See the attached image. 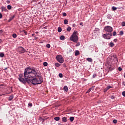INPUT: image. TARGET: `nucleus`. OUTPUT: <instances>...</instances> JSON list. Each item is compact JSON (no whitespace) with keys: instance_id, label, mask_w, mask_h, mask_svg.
Returning <instances> with one entry per match:
<instances>
[{"instance_id":"nucleus-1","label":"nucleus","mask_w":125,"mask_h":125,"mask_svg":"<svg viewBox=\"0 0 125 125\" xmlns=\"http://www.w3.org/2000/svg\"><path fill=\"white\" fill-rule=\"evenodd\" d=\"M31 73H33V74L31 75V77H30L29 78H28V81L27 82L28 83H31L34 85L36 84H41V83H42L43 79L37 69L32 68H31Z\"/></svg>"},{"instance_id":"nucleus-2","label":"nucleus","mask_w":125,"mask_h":125,"mask_svg":"<svg viewBox=\"0 0 125 125\" xmlns=\"http://www.w3.org/2000/svg\"><path fill=\"white\" fill-rule=\"evenodd\" d=\"M31 72H32V68L27 67L24 69V75H23V74L19 75L18 78L19 81H20L21 83H23V84L28 83V81L29 80L30 77H31V76L34 74ZM23 77L24 78H23Z\"/></svg>"},{"instance_id":"nucleus-3","label":"nucleus","mask_w":125,"mask_h":125,"mask_svg":"<svg viewBox=\"0 0 125 125\" xmlns=\"http://www.w3.org/2000/svg\"><path fill=\"white\" fill-rule=\"evenodd\" d=\"M104 31L106 33H111L113 32V27L110 26H106L104 27Z\"/></svg>"},{"instance_id":"nucleus-4","label":"nucleus","mask_w":125,"mask_h":125,"mask_svg":"<svg viewBox=\"0 0 125 125\" xmlns=\"http://www.w3.org/2000/svg\"><path fill=\"white\" fill-rule=\"evenodd\" d=\"M17 51L20 54H21L22 53H25V52H26V49L22 46L18 47V48L17 49Z\"/></svg>"},{"instance_id":"nucleus-5","label":"nucleus","mask_w":125,"mask_h":125,"mask_svg":"<svg viewBox=\"0 0 125 125\" xmlns=\"http://www.w3.org/2000/svg\"><path fill=\"white\" fill-rule=\"evenodd\" d=\"M57 60L59 63H63L64 62V59L62 55H58L56 56Z\"/></svg>"},{"instance_id":"nucleus-6","label":"nucleus","mask_w":125,"mask_h":125,"mask_svg":"<svg viewBox=\"0 0 125 125\" xmlns=\"http://www.w3.org/2000/svg\"><path fill=\"white\" fill-rule=\"evenodd\" d=\"M112 33H106L103 35V38L105 39L106 40H110L112 37Z\"/></svg>"},{"instance_id":"nucleus-7","label":"nucleus","mask_w":125,"mask_h":125,"mask_svg":"<svg viewBox=\"0 0 125 125\" xmlns=\"http://www.w3.org/2000/svg\"><path fill=\"white\" fill-rule=\"evenodd\" d=\"M70 40L72 42H78V41H79V37L78 36H71Z\"/></svg>"},{"instance_id":"nucleus-8","label":"nucleus","mask_w":125,"mask_h":125,"mask_svg":"<svg viewBox=\"0 0 125 125\" xmlns=\"http://www.w3.org/2000/svg\"><path fill=\"white\" fill-rule=\"evenodd\" d=\"M4 89V87H3V84L0 85V96H2L4 95L3 94V90Z\"/></svg>"},{"instance_id":"nucleus-9","label":"nucleus","mask_w":125,"mask_h":125,"mask_svg":"<svg viewBox=\"0 0 125 125\" xmlns=\"http://www.w3.org/2000/svg\"><path fill=\"white\" fill-rule=\"evenodd\" d=\"M68 89H69L68 88V86H67L66 85L64 86V87H63V90L64 91H65L66 92H68Z\"/></svg>"},{"instance_id":"nucleus-10","label":"nucleus","mask_w":125,"mask_h":125,"mask_svg":"<svg viewBox=\"0 0 125 125\" xmlns=\"http://www.w3.org/2000/svg\"><path fill=\"white\" fill-rule=\"evenodd\" d=\"M39 120L41 121V122H42V124H43V122L45 121V119H44L43 117H40Z\"/></svg>"},{"instance_id":"nucleus-11","label":"nucleus","mask_w":125,"mask_h":125,"mask_svg":"<svg viewBox=\"0 0 125 125\" xmlns=\"http://www.w3.org/2000/svg\"><path fill=\"white\" fill-rule=\"evenodd\" d=\"M15 17V15H13L12 16H11V17H10L9 20H8V22H10V21H11L13 19H14Z\"/></svg>"},{"instance_id":"nucleus-12","label":"nucleus","mask_w":125,"mask_h":125,"mask_svg":"<svg viewBox=\"0 0 125 125\" xmlns=\"http://www.w3.org/2000/svg\"><path fill=\"white\" fill-rule=\"evenodd\" d=\"M1 11H6L7 10V9H6V7H1Z\"/></svg>"},{"instance_id":"nucleus-13","label":"nucleus","mask_w":125,"mask_h":125,"mask_svg":"<svg viewBox=\"0 0 125 125\" xmlns=\"http://www.w3.org/2000/svg\"><path fill=\"white\" fill-rule=\"evenodd\" d=\"M80 54V51L79 50H76L75 53V56H78Z\"/></svg>"},{"instance_id":"nucleus-14","label":"nucleus","mask_w":125,"mask_h":125,"mask_svg":"<svg viewBox=\"0 0 125 125\" xmlns=\"http://www.w3.org/2000/svg\"><path fill=\"white\" fill-rule=\"evenodd\" d=\"M62 121L63 122V123H66V122H67V118L65 117H63L62 118Z\"/></svg>"},{"instance_id":"nucleus-15","label":"nucleus","mask_w":125,"mask_h":125,"mask_svg":"<svg viewBox=\"0 0 125 125\" xmlns=\"http://www.w3.org/2000/svg\"><path fill=\"white\" fill-rule=\"evenodd\" d=\"M60 39L61 41H64V40H65V36H64L63 35H62L60 37Z\"/></svg>"},{"instance_id":"nucleus-16","label":"nucleus","mask_w":125,"mask_h":125,"mask_svg":"<svg viewBox=\"0 0 125 125\" xmlns=\"http://www.w3.org/2000/svg\"><path fill=\"white\" fill-rule=\"evenodd\" d=\"M87 61H88V62H92L93 60L91 58H88L86 59Z\"/></svg>"},{"instance_id":"nucleus-17","label":"nucleus","mask_w":125,"mask_h":125,"mask_svg":"<svg viewBox=\"0 0 125 125\" xmlns=\"http://www.w3.org/2000/svg\"><path fill=\"white\" fill-rule=\"evenodd\" d=\"M78 33V32H73V34L72 35V36H71V37H75V36H78L77 35V33Z\"/></svg>"},{"instance_id":"nucleus-18","label":"nucleus","mask_w":125,"mask_h":125,"mask_svg":"<svg viewBox=\"0 0 125 125\" xmlns=\"http://www.w3.org/2000/svg\"><path fill=\"white\" fill-rule=\"evenodd\" d=\"M55 65L56 67H60L61 64L58 62H56L55 63Z\"/></svg>"},{"instance_id":"nucleus-19","label":"nucleus","mask_w":125,"mask_h":125,"mask_svg":"<svg viewBox=\"0 0 125 125\" xmlns=\"http://www.w3.org/2000/svg\"><path fill=\"white\" fill-rule=\"evenodd\" d=\"M69 120H70V122H73L74 120H75V118H74V117H70L69 118Z\"/></svg>"},{"instance_id":"nucleus-20","label":"nucleus","mask_w":125,"mask_h":125,"mask_svg":"<svg viewBox=\"0 0 125 125\" xmlns=\"http://www.w3.org/2000/svg\"><path fill=\"white\" fill-rule=\"evenodd\" d=\"M107 19H112V16H111L110 14H108L107 15Z\"/></svg>"},{"instance_id":"nucleus-21","label":"nucleus","mask_w":125,"mask_h":125,"mask_svg":"<svg viewBox=\"0 0 125 125\" xmlns=\"http://www.w3.org/2000/svg\"><path fill=\"white\" fill-rule=\"evenodd\" d=\"M114 45H115V44H114V43H113V42H111L109 43V46H110V47H113V46H114Z\"/></svg>"},{"instance_id":"nucleus-22","label":"nucleus","mask_w":125,"mask_h":125,"mask_svg":"<svg viewBox=\"0 0 125 125\" xmlns=\"http://www.w3.org/2000/svg\"><path fill=\"white\" fill-rule=\"evenodd\" d=\"M58 32L59 33H61V32H62V28L58 27Z\"/></svg>"},{"instance_id":"nucleus-23","label":"nucleus","mask_w":125,"mask_h":125,"mask_svg":"<svg viewBox=\"0 0 125 125\" xmlns=\"http://www.w3.org/2000/svg\"><path fill=\"white\" fill-rule=\"evenodd\" d=\"M64 25H67L68 24V20L65 19L64 20Z\"/></svg>"},{"instance_id":"nucleus-24","label":"nucleus","mask_w":125,"mask_h":125,"mask_svg":"<svg viewBox=\"0 0 125 125\" xmlns=\"http://www.w3.org/2000/svg\"><path fill=\"white\" fill-rule=\"evenodd\" d=\"M13 96H10L9 97V101H11V100H12V99H13Z\"/></svg>"},{"instance_id":"nucleus-25","label":"nucleus","mask_w":125,"mask_h":125,"mask_svg":"<svg viewBox=\"0 0 125 125\" xmlns=\"http://www.w3.org/2000/svg\"><path fill=\"white\" fill-rule=\"evenodd\" d=\"M71 30H72V28L70 26H68L66 29L67 32H70Z\"/></svg>"},{"instance_id":"nucleus-26","label":"nucleus","mask_w":125,"mask_h":125,"mask_svg":"<svg viewBox=\"0 0 125 125\" xmlns=\"http://www.w3.org/2000/svg\"><path fill=\"white\" fill-rule=\"evenodd\" d=\"M54 120H55V121H59V120H60V117H55L54 118Z\"/></svg>"},{"instance_id":"nucleus-27","label":"nucleus","mask_w":125,"mask_h":125,"mask_svg":"<svg viewBox=\"0 0 125 125\" xmlns=\"http://www.w3.org/2000/svg\"><path fill=\"white\" fill-rule=\"evenodd\" d=\"M112 9L113 11H115V10H117V9H118V8H117L115 6H112Z\"/></svg>"},{"instance_id":"nucleus-28","label":"nucleus","mask_w":125,"mask_h":125,"mask_svg":"<svg viewBox=\"0 0 125 125\" xmlns=\"http://www.w3.org/2000/svg\"><path fill=\"white\" fill-rule=\"evenodd\" d=\"M12 37H13V38L15 39V38H17V35H16V34H15V33H14L12 35Z\"/></svg>"},{"instance_id":"nucleus-29","label":"nucleus","mask_w":125,"mask_h":125,"mask_svg":"<svg viewBox=\"0 0 125 125\" xmlns=\"http://www.w3.org/2000/svg\"><path fill=\"white\" fill-rule=\"evenodd\" d=\"M106 88L107 89V90H109L110 88H113V87H112V86L108 85Z\"/></svg>"},{"instance_id":"nucleus-30","label":"nucleus","mask_w":125,"mask_h":125,"mask_svg":"<svg viewBox=\"0 0 125 125\" xmlns=\"http://www.w3.org/2000/svg\"><path fill=\"white\" fill-rule=\"evenodd\" d=\"M4 56V54L3 53H0V57L2 58Z\"/></svg>"},{"instance_id":"nucleus-31","label":"nucleus","mask_w":125,"mask_h":125,"mask_svg":"<svg viewBox=\"0 0 125 125\" xmlns=\"http://www.w3.org/2000/svg\"><path fill=\"white\" fill-rule=\"evenodd\" d=\"M11 8H12L11 5H7V9H9V10H10V9H11Z\"/></svg>"},{"instance_id":"nucleus-32","label":"nucleus","mask_w":125,"mask_h":125,"mask_svg":"<svg viewBox=\"0 0 125 125\" xmlns=\"http://www.w3.org/2000/svg\"><path fill=\"white\" fill-rule=\"evenodd\" d=\"M43 64V66H44V67H46V66H47L48 65V63L47 62H44Z\"/></svg>"},{"instance_id":"nucleus-33","label":"nucleus","mask_w":125,"mask_h":125,"mask_svg":"<svg viewBox=\"0 0 125 125\" xmlns=\"http://www.w3.org/2000/svg\"><path fill=\"white\" fill-rule=\"evenodd\" d=\"M114 60L115 61L116 63H118V58L117 57H114Z\"/></svg>"},{"instance_id":"nucleus-34","label":"nucleus","mask_w":125,"mask_h":125,"mask_svg":"<svg viewBox=\"0 0 125 125\" xmlns=\"http://www.w3.org/2000/svg\"><path fill=\"white\" fill-rule=\"evenodd\" d=\"M113 124H117V123H118V120L114 119L113 120Z\"/></svg>"},{"instance_id":"nucleus-35","label":"nucleus","mask_w":125,"mask_h":125,"mask_svg":"<svg viewBox=\"0 0 125 125\" xmlns=\"http://www.w3.org/2000/svg\"><path fill=\"white\" fill-rule=\"evenodd\" d=\"M22 32H23L24 34H25V36H27V35L28 34V32H27V31H25V30H23Z\"/></svg>"},{"instance_id":"nucleus-36","label":"nucleus","mask_w":125,"mask_h":125,"mask_svg":"<svg viewBox=\"0 0 125 125\" xmlns=\"http://www.w3.org/2000/svg\"><path fill=\"white\" fill-rule=\"evenodd\" d=\"M120 36H123V35H124V31H121L119 33Z\"/></svg>"},{"instance_id":"nucleus-37","label":"nucleus","mask_w":125,"mask_h":125,"mask_svg":"<svg viewBox=\"0 0 125 125\" xmlns=\"http://www.w3.org/2000/svg\"><path fill=\"white\" fill-rule=\"evenodd\" d=\"M59 76L60 77V78H63V74L62 73H60L59 74Z\"/></svg>"},{"instance_id":"nucleus-38","label":"nucleus","mask_w":125,"mask_h":125,"mask_svg":"<svg viewBox=\"0 0 125 125\" xmlns=\"http://www.w3.org/2000/svg\"><path fill=\"white\" fill-rule=\"evenodd\" d=\"M122 27H125V21H123L122 22Z\"/></svg>"},{"instance_id":"nucleus-39","label":"nucleus","mask_w":125,"mask_h":125,"mask_svg":"<svg viewBox=\"0 0 125 125\" xmlns=\"http://www.w3.org/2000/svg\"><path fill=\"white\" fill-rule=\"evenodd\" d=\"M95 87V86H93L91 88H90V89H91V90H94Z\"/></svg>"},{"instance_id":"nucleus-40","label":"nucleus","mask_w":125,"mask_h":125,"mask_svg":"<svg viewBox=\"0 0 125 125\" xmlns=\"http://www.w3.org/2000/svg\"><path fill=\"white\" fill-rule=\"evenodd\" d=\"M116 35H117V32L116 31H114L113 33V36L115 37L116 36Z\"/></svg>"},{"instance_id":"nucleus-41","label":"nucleus","mask_w":125,"mask_h":125,"mask_svg":"<svg viewBox=\"0 0 125 125\" xmlns=\"http://www.w3.org/2000/svg\"><path fill=\"white\" fill-rule=\"evenodd\" d=\"M80 45H81V43L80 42H78L76 45V46H80Z\"/></svg>"},{"instance_id":"nucleus-42","label":"nucleus","mask_w":125,"mask_h":125,"mask_svg":"<svg viewBox=\"0 0 125 125\" xmlns=\"http://www.w3.org/2000/svg\"><path fill=\"white\" fill-rule=\"evenodd\" d=\"M46 47H47V48H50V44H46Z\"/></svg>"},{"instance_id":"nucleus-43","label":"nucleus","mask_w":125,"mask_h":125,"mask_svg":"<svg viewBox=\"0 0 125 125\" xmlns=\"http://www.w3.org/2000/svg\"><path fill=\"white\" fill-rule=\"evenodd\" d=\"M118 70L120 72H121V71H123V68H122V67H119Z\"/></svg>"},{"instance_id":"nucleus-44","label":"nucleus","mask_w":125,"mask_h":125,"mask_svg":"<svg viewBox=\"0 0 125 125\" xmlns=\"http://www.w3.org/2000/svg\"><path fill=\"white\" fill-rule=\"evenodd\" d=\"M96 77H97V75L96 74H94L93 75V78H96Z\"/></svg>"},{"instance_id":"nucleus-45","label":"nucleus","mask_w":125,"mask_h":125,"mask_svg":"<svg viewBox=\"0 0 125 125\" xmlns=\"http://www.w3.org/2000/svg\"><path fill=\"white\" fill-rule=\"evenodd\" d=\"M90 91H91V90L90 89V88H89L87 92H86V93H89V92H90Z\"/></svg>"},{"instance_id":"nucleus-46","label":"nucleus","mask_w":125,"mask_h":125,"mask_svg":"<svg viewBox=\"0 0 125 125\" xmlns=\"http://www.w3.org/2000/svg\"><path fill=\"white\" fill-rule=\"evenodd\" d=\"M108 90V89L107 88H105L104 90V92H107V91Z\"/></svg>"},{"instance_id":"nucleus-47","label":"nucleus","mask_w":125,"mask_h":125,"mask_svg":"<svg viewBox=\"0 0 125 125\" xmlns=\"http://www.w3.org/2000/svg\"><path fill=\"white\" fill-rule=\"evenodd\" d=\"M28 106L29 107H32V106H33V104L32 103H29L28 104Z\"/></svg>"},{"instance_id":"nucleus-48","label":"nucleus","mask_w":125,"mask_h":125,"mask_svg":"<svg viewBox=\"0 0 125 125\" xmlns=\"http://www.w3.org/2000/svg\"><path fill=\"white\" fill-rule=\"evenodd\" d=\"M110 98L111 99H115V96H111Z\"/></svg>"},{"instance_id":"nucleus-49","label":"nucleus","mask_w":125,"mask_h":125,"mask_svg":"<svg viewBox=\"0 0 125 125\" xmlns=\"http://www.w3.org/2000/svg\"><path fill=\"white\" fill-rule=\"evenodd\" d=\"M122 95L123 96H124V97H125V91H123L122 92Z\"/></svg>"},{"instance_id":"nucleus-50","label":"nucleus","mask_w":125,"mask_h":125,"mask_svg":"<svg viewBox=\"0 0 125 125\" xmlns=\"http://www.w3.org/2000/svg\"><path fill=\"white\" fill-rule=\"evenodd\" d=\"M62 16H67V14H66V13L64 12L63 13H62Z\"/></svg>"},{"instance_id":"nucleus-51","label":"nucleus","mask_w":125,"mask_h":125,"mask_svg":"<svg viewBox=\"0 0 125 125\" xmlns=\"http://www.w3.org/2000/svg\"><path fill=\"white\" fill-rule=\"evenodd\" d=\"M9 89H10V90H11V92H13V90H12V87H10L9 88Z\"/></svg>"},{"instance_id":"nucleus-52","label":"nucleus","mask_w":125,"mask_h":125,"mask_svg":"<svg viewBox=\"0 0 125 125\" xmlns=\"http://www.w3.org/2000/svg\"><path fill=\"white\" fill-rule=\"evenodd\" d=\"M72 26L73 27V28H75L76 27V23H73L72 24Z\"/></svg>"},{"instance_id":"nucleus-53","label":"nucleus","mask_w":125,"mask_h":125,"mask_svg":"<svg viewBox=\"0 0 125 125\" xmlns=\"http://www.w3.org/2000/svg\"><path fill=\"white\" fill-rule=\"evenodd\" d=\"M2 18V14L1 13H0V19H1Z\"/></svg>"},{"instance_id":"nucleus-54","label":"nucleus","mask_w":125,"mask_h":125,"mask_svg":"<svg viewBox=\"0 0 125 125\" xmlns=\"http://www.w3.org/2000/svg\"><path fill=\"white\" fill-rule=\"evenodd\" d=\"M118 41L117 39H114L113 42H117Z\"/></svg>"},{"instance_id":"nucleus-55","label":"nucleus","mask_w":125,"mask_h":125,"mask_svg":"<svg viewBox=\"0 0 125 125\" xmlns=\"http://www.w3.org/2000/svg\"><path fill=\"white\" fill-rule=\"evenodd\" d=\"M83 23L80 22V25H81V26H83Z\"/></svg>"},{"instance_id":"nucleus-56","label":"nucleus","mask_w":125,"mask_h":125,"mask_svg":"<svg viewBox=\"0 0 125 125\" xmlns=\"http://www.w3.org/2000/svg\"><path fill=\"white\" fill-rule=\"evenodd\" d=\"M34 40H38V37H36V36H34Z\"/></svg>"},{"instance_id":"nucleus-57","label":"nucleus","mask_w":125,"mask_h":125,"mask_svg":"<svg viewBox=\"0 0 125 125\" xmlns=\"http://www.w3.org/2000/svg\"><path fill=\"white\" fill-rule=\"evenodd\" d=\"M7 3H10V1L9 0H7Z\"/></svg>"},{"instance_id":"nucleus-58","label":"nucleus","mask_w":125,"mask_h":125,"mask_svg":"<svg viewBox=\"0 0 125 125\" xmlns=\"http://www.w3.org/2000/svg\"><path fill=\"white\" fill-rule=\"evenodd\" d=\"M20 33H24V31L23 30H20Z\"/></svg>"},{"instance_id":"nucleus-59","label":"nucleus","mask_w":125,"mask_h":125,"mask_svg":"<svg viewBox=\"0 0 125 125\" xmlns=\"http://www.w3.org/2000/svg\"><path fill=\"white\" fill-rule=\"evenodd\" d=\"M123 85H125V81H124L123 82Z\"/></svg>"},{"instance_id":"nucleus-60","label":"nucleus","mask_w":125,"mask_h":125,"mask_svg":"<svg viewBox=\"0 0 125 125\" xmlns=\"http://www.w3.org/2000/svg\"><path fill=\"white\" fill-rule=\"evenodd\" d=\"M7 68H8V67H6V68H5L4 69H3V70H7Z\"/></svg>"},{"instance_id":"nucleus-61","label":"nucleus","mask_w":125,"mask_h":125,"mask_svg":"<svg viewBox=\"0 0 125 125\" xmlns=\"http://www.w3.org/2000/svg\"><path fill=\"white\" fill-rule=\"evenodd\" d=\"M32 36L33 37H35V34H32Z\"/></svg>"},{"instance_id":"nucleus-62","label":"nucleus","mask_w":125,"mask_h":125,"mask_svg":"<svg viewBox=\"0 0 125 125\" xmlns=\"http://www.w3.org/2000/svg\"><path fill=\"white\" fill-rule=\"evenodd\" d=\"M35 34H39V32L36 31V32H35Z\"/></svg>"},{"instance_id":"nucleus-63","label":"nucleus","mask_w":125,"mask_h":125,"mask_svg":"<svg viewBox=\"0 0 125 125\" xmlns=\"http://www.w3.org/2000/svg\"><path fill=\"white\" fill-rule=\"evenodd\" d=\"M0 33H2V30H0Z\"/></svg>"},{"instance_id":"nucleus-64","label":"nucleus","mask_w":125,"mask_h":125,"mask_svg":"<svg viewBox=\"0 0 125 125\" xmlns=\"http://www.w3.org/2000/svg\"><path fill=\"white\" fill-rule=\"evenodd\" d=\"M124 77L125 78V73L124 74Z\"/></svg>"}]
</instances>
